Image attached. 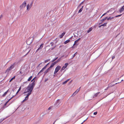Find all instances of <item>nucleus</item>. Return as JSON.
Wrapping results in <instances>:
<instances>
[{"instance_id": "f257e3e1", "label": "nucleus", "mask_w": 124, "mask_h": 124, "mask_svg": "<svg viewBox=\"0 0 124 124\" xmlns=\"http://www.w3.org/2000/svg\"><path fill=\"white\" fill-rule=\"evenodd\" d=\"M35 80L31 84H30L27 87V91L24 92L23 93L24 94L28 92L27 94L29 95L32 92L35 85Z\"/></svg>"}, {"instance_id": "f03ea898", "label": "nucleus", "mask_w": 124, "mask_h": 124, "mask_svg": "<svg viewBox=\"0 0 124 124\" xmlns=\"http://www.w3.org/2000/svg\"><path fill=\"white\" fill-rule=\"evenodd\" d=\"M15 64L16 63L15 62L11 64L10 66L8 67L5 71V73H8L9 71H11L15 67Z\"/></svg>"}, {"instance_id": "7ed1b4c3", "label": "nucleus", "mask_w": 124, "mask_h": 124, "mask_svg": "<svg viewBox=\"0 0 124 124\" xmlns=\"http://www.w3.org/2000/svg\"><path fill=\"white\" fill-rule=\"evenodd\" d=\"M60 101L59 99H58L55 103L54 104V107H58L60 106L61 105L60 103Z\"/></svg>"}, {"instance_id": "20e7f679", "label": "nucleus", "mask_w": 124, "mask_h": 124, "mask_svg": "<svg viewBox=\"0 0 124 124\" xmlns=\"http://www.w3.org/2000/svg\"><path fill=\"white\" fill-rule=\"evenodd\" d=\"M26 4V1H24L22 4L20 6V8L21 9L25 7Z\"/></svg>"}, {"instance_id": "39448f33", "label": "nucleus", "mask_w": 124, "mask_h": 124, "mask_svg": "<svg viewBox=\"0 0 124 124\" xmlns=\"http://www.w3.org/2000/svg\"><path fill=\"white\" fill-rule=\"evenodd\" d=\"M61 68V67L60 66L58 65L57 66L56 68L55 71L57 72Z\"/></svg>"}, {"instance_id": "423d86ee", "label": "nucleus", "mask_w": 124, "mask_h": 124, "mask_svg": "<svg viewBox=\"0 0 124 124\" xmlns=\"http://www.w3.org/2000/svg\"><path fill=\"white\" fill-rule=\"evenodd\" d=\"M29 95L27 94V96L25 97L24 99L22 101V102H23L27 100L28 99L29 97Z\"/></svg>"}, {"instance_id": "0eeeda50", "label": "nucleus", "mask_w": 124, "mask_h": 124, "mask_svg": "<svg viewBox=\"0 0 124 124\" xmlns=\"http://www.w3.org/2000/svg\"><path fill=\"white\" fill-rule=\"evenodd\" d=\"M124 10V5L119 10V12L121 13Z\"/></svg>"}, {"instance_id": "6e6552de", "label": "nucleus", "mask_w": 124, "mask_h": 124, "mask_svg": "<svg viewBox=\"0 0 124 124\" xmlns=\"http://www.w3.org/2000/svg\"><path fill=\"white\" fill-rule=\"evenodd\" d=\"M32 42V41H30L28 39L26 42L27 44L28 45H30Z\"/></svg>"}, {"instance_id": "1a4fd4ad", "label": "nucleus", "mask_w": 124, "mask_h": 124, "mask_svg": "<svg viewBox=\"0 0 124 124\" xmlns=\"http://www.w3.org/2000/svg\"><path fill=\"white\" fill-rule=\"evenodd\" d=\"M65 34V32H63L59 36V37L60 39H61L62 38L63 36Z\"/></svg>"}, {"instance_id": "9d476101", "label": "nucleus", "mask_w": 124, "mask_h": 124, "mask_svg": "<svg viewBox=\"0 0 124 124\" xmlns=\"http://www.w3.org/2000/svg\"><path fill=\"white\" fill-rule=\"evenodd\" d=\"M50 69L49 68H48L44 72V75H45L47 73V72L50 70Z\"/></svg>"}, {"instance_id": "9b49d317", "label": "nucleus", "mask_w": 124, "mask_h": 124, "mask_svg": "<svg viewBox=\"0 0 124 124\" xmlns=\"http://www.w3.org/2000/svg\"><path fill=\"white\" fill-rule=\"evenodd\" d=\"M81 39V38H78V39H77V40H76L74 42V45H76L77 44V43L78 42V41H79V40H80Z\"/></svg>"}, {"instance_id": "f8f14e48", "label": "nucleus", "mask_w": 124, "mask_h": 124, "mask_svg": "<svg viewBox=\"0 0 124 124\" xmlns=\"http://www.w3.org/2000/svg\"><path fill=\"white\" fill-rule=\"evenodd\" d=\"M109 10H111L110 11V12H111L110 14V15L113 14H114L115 12V11H114L113 12H113V11L114 10V9L113 8H111Z\"/></svg>"}, {"instance_id": "ddd939ff", "label": "nucleus", "mask_w": 124, "mask_h": 124, "mask_svg": "<svg viewBox=\"0 0 124 124\" xmlns=\"http://www.w3.org/2000/svg\"><path fill=\"white\" fill-rule=\"evenodd\" d=\"M9 91V89L8 90L6 91L4 93L3 95H2V96L3 97H5V96L8 93V92Z\"/></svg>"}, {"instance_id": "4468645a", "label": "nucleus", "mask_w": 124, "mask_h": 124, "mask_svg": "<svg viewBox=\"0 0 124 124\" xmlns=\"http://www.w3.org/2000/svg\"><path fill=\"white\" fill-rule=\"evenodd\" d=\"M43 45L44 44L43 43L41 44L40 45L39 47L38 48L40 50H41L43 47Z\"/></svg>"}, {"instance_id": "2eb2a0df", "label": "nucleus", "mask_w": 124, "mask_h": 124, "mask_svg": "<svg viewBox=\"0 0 124 124\" xmlns=\"http://www.w3.org/2000/svg\"><path fill=\"white\" fill-rule=\"evenodd\" d=\"M70 41V40L69 39H68L64 42V44H65L69 43Z\"/></svg>"}, {"instance_id": "dca6fc26", "label": "nucleus", "mask_w": 124, "mask_h": 124, "mask_svg": "<svg viewBox=\"0 0 124 124\" xmlns=\"http://www.w3.org/2000/svg\"><path fill=\"white\" fill-rule=\"evenodd\" d=\"M92 30V27L90 28L87 31V33H89Z\"/></svg>"}, {"instance_id": "f3484780", "label": "nucleus", "mask_w": 124, "mask_h": 124, "mask_svg": "<svg viewBox=\"0 0 124 124\" xmlns=\"http://www.w3.org/2000/svg\"><path fill=\"white\" fill-rule=\"evenodd\" d=\"M108 17L107 16L106 17H105V18H103L100 21L101 22H103V21H104L105 20H106L107 19Z\"/></svg>"}, {"instance_id": "a211bd4d", "label": "nucleus", "mask_w": 124, "mask_h": 124, "mask_svg": "<svg viewBox=\"0 0 124 124\" xmlns=\"http://www.w3.org/2000/svg\"><path fill=\"white\" fill-rule=\"evenodd\" d=\"M30 8H31L30 7V6H29V4H28L27 6V9L28 10L30 9Z\"/></svg>"}, {"instance_id": "6ab92c4d", "label": "nucleus", "mask_w": 124, "mask_h": 124, "mask_svg": "<svg viewBox=\"0 0 124 124\" xmlns=\"http://www.w3.org/2000/svg\"><path fill=\"white\" fill-rule=\"evenodd\" d=\"M55 65L54 63H52L51 65H50V67H49V68L50 69L51 68L53 67Z\"/></svg>"}, {"instance_id": "aec40b11", "label": "nucleus", "mask_w": 124, "mask_h": 124, "mask_svg": "<svg viewBox=\"0 0 124 124\" xmlns=\"http://www.w3.org/2000/svg\"><path fill=\"white\" fill-rule=\"evenodd\" d=\"M114 18V17H109L108 18H107V20L108 21L109 20H111L112 19H113Z\"/></svg>"}, {"instance_id": "412c9836", "label": "nucleus", "mask_w": 124, "mask_h": 124, "mask_svg": "<svg viewBox=\"0 0 124 124\" xmlns=\"http://www.w3.org/2000/svg\"><path fill=\"white\" fill-rule=\"evenodd\" d=\"M68 65V63H65L64 65V66H63L65 68Z\"/></svg>"}, {"instance_id": "4be33fe9", "label": "nucleus", "mask_w": 124, "mask_h": 124, "mask_svg": "<svg viewBox=\"0 0 124 124\" xmlns=\"http://www.w3.org/2000/svg\"><path fill=\"white\" fill-rule=\"evenodd\" d=\"M58 57H57L55 58H54L52 60V62H54V61H56L58 59Z\"/></svg>"}, {"instance_id": "5701e85b", "label": "nucleus", "mask_w": 124, "mask_h": 124, "mask_svg": "<svg viewBox=\"0 0 124 124\" xmlns=\"http://www.w3.org/2000/svg\"><path fill=\"white\" fill-rule=\"evenodd\" d=\"M6 118H2L0 119V123H1L3 120H4Z\"/></svg>"}, {"instance_id": "b1692460", "label": "nucleus", "mask_w": 124, "mask_h": 124, "mask_svg": "<svg viewBox=\"0 0 124 124\" xmlns=\"http://www.w3.org/2000/svg\"><path fill=\"white\" fill-rule=\"evenodd\" d=\"M32 76H30L28 79L27 80L28 81H29L31 80V79L32 78Z\"/></svg>"}, {"instance_id": "393cba45", "label": "nucleus", "mask_w": 124, "mask_h": 124, "mask_svg": "<svg viewBox=\"0 0 124 124\" xmlns=\"http://www.w3.org/2000/svg\"><path fill=\"white\" fill-rule=\"evenodd\" d=\"M107 24V23H105L104 24H101V26H106Z\"/></svg>"}, {"instance_id": "a878e982", "label": "nucleus", "mask_w": 124, "mask_h": 124, "mask_svg": "<svg viewBox=\"0 0 124 124\" xmlns=\"http://www.w3.org/2000/svg\"><path fill=\"white\" fill-rule=\"evenodd\" d=\"M100 92H98L96 93L94 95V96L95 97H97L99 94L100 93Z\"/></svg>"}, {"instance_id": "bb28decb", "label": "nucleus", "mask_w": 124, "mask_h": 124, "mask_svg": "<svg viewBox=\"0 0 124 124\" xmlns=\"http://www.w3.org/2000/svg\"><path fill=\"white\" fill-rule=\"evenodd\" d=\"M15 76H14L9 81V82H10L12 81L13 79H15Z\"/></svg>"}, {"instance_id": "cd10ccee", "label": "nucleus", "mask_w": 124, "mask_h": 124, "mask_svg": "<svg viewBox=\"0 0 124 124\" xmlns=\"http://www.w3.org/2000/svg\"><path fill=\"white\" fill-rule=\"evenodd\" d=\"M61 57H60L56 61L58 63V62H59L61 60Z\"/></svg>"}, {"instance_id": "c85d7f7f", "label": "nucleus", "mask_w": 124, "mask_h": 124, "mask_svg": "<svg viewBox=\"0 0 124 124\" xmlns=\"http://www.w3.org/2000/svg\"><path fill=\"white\" fill-rule=\"evenodd\" d=\"M65 69V68L63 66L61 69L60 71L61 72L63 70H64Z\"/></svg>"}, {"instance_id": "c756f323", "label": "nucleus", "mask_w": 124, "mask_h": 124, "mask_svg": "<svg viewBox=\"0 0 124 124\" xmlns=\"http://www.w3.org/2000/svg\"><path fill=\"white\" fill-rule=\"evenodd\" d=\"M77 52L75 53L72 56V57L71 58V59H72L75 56L76 54H77Z\"/></svg>"}, {"instance_id": "7c9ffc66", "label": "nucleus", "mask_w": 124, "mask_h": 124, "mask_svg": "<svg viewBox=\"0 0 124 124\" xmlns=\"http://www.w3.org/2000/svg\"><path fill=\"white\" fill-rule=\"evenodd\" d=\"M21 87H20L19 89H18V90L17 91L16 95L18 92H19L21 90Z\"/></svg>"}, {"instance_id": "2f4dec72", "label": "nucleus", "mask_w": 124, "mask_h": 124, "mask_svg": "<svg viewBox=\"0 0 124 124\" xmlns=\"http://www.w3.org/2000/svg\"><path fill=\"white\" fill-rule=\"evenodd\" d=\"M83 10V9L82 8H81L79 10L78 12V13H80Z\"/></svg>"}, {"instance_id": "473e14b6", "label": "nucleus", "mask_w": 124, "mask_h": 124, "mask_svg": "<svg viewBox=\"0 0 124 124\" xmlns=\"http://www.w3.org/2000/svg\"><path fill=\"white\" fill-rule=\"evenodd\" d=\"M33 3V2H32L30 4V5H29V6H30V8H31L32 6Z\"/></svg>"}, {"instance_id": "72a5a7b5", "label": "nucleus", "mask_w": 124, "mask_h": 124, "mask_svg": "<svg viewBox=\"0 0 124 124\" xmlns=\"http://www.w3.org/2000/svg\"><path fill=\"white\" fill-rule=\"evenodd\" d=\"M113 86V85L112 84H110L108 85V86L109 88Z\"/></svg>"}, {"instance_id": "f704fd0d", "label": "nucleus", "mask_w": 124, "mask_h": 124, "mask_svg": "<svg viewBox=\"0 0 124 124\" xmlns=\"http://www.w3.org/2000/svg\"><path fill=\"white\" fill-rule=\"evenodd\" d=\"M55 46H54V47H52V48H50V49H49V50H53L55 47Z\"/></svg>"}, {"instance_id": "c9c22d12", "label": "nucleus", "mask_w": 124, "mask_h": 124, "mask_svg": "<svg viewBox=\"0 0 124 124\" xmlns=\"http://www.w3.org/2000/svg\"><path fill=\"white\" fill-rule=\"evenodd\" d=\"M36 78V77H34L32 80H31V82H33L34 81V80L35 79V78Z\"/></svg>"}, {"instance_id": "e433bc0d", "label": "nucleus", "mask_w": 124, "mask_h": 124, "mask_svg": "<svg viewBox=\"0 0 124 124\" xmlns=\"http://www.w3.org/2000/svg\"><path fill=\"white\" fill-rule=\"evenodd\" d=\"M67 81L66 80L65 81H64V82H63L62 83V84L63 85H64L65 84H66V83L67 82Z\"/></svg>"}, {"instance_id": "4c0bfd02", "label": "nucleus", "mask_w": 124, "mask_h": 124, "mask_svg": "<svg viewBox=\"0 0 124 124\" xmlns=\"http://www.w3.org/2000/svg\"><path fill=\"white\" fill-rule=\"evenodd\" d=\"M80 87H79V88L78 89L76 90V92H78L80 90Z\"/></svg>"}, {"instance_id": "58836bf2", "label": "nucleus", "mask_w": 124, "mask_h": 124, "mask_svg": "<svg viewBox=\"0 0 124 124\" xmlns=\"http://www.w3.org/2000/svg\"><path fill=\"white\" fill-rule=\"evenodd\" d=\"M54 44V43L53 42H51L50 44L51 45V46H52Z\"/></svg>"}, {"instance_id": "ea45409f", "label": "nucleus", "mask_w": 124, "mask_h": 124, "mask_svg": "<svg viewBox=\"0 0 124 124\" xmlns=\"http://www.w3.org/2000/svg\"><path fill=\"white\" fill-rule=\"evenodd\" d=\"M43 70L42 69L41 70H40L39 72L38 73V75L39 73H41L43 71Z\"/></svg>"}, {"instance_id": "a19ab883", "label": "nucleus", "mask_w": 124, "mask_h": 124, "mask_svg": "<svg viewBox=\"0 0 124 124\" xmlns=\"http://www.w3.org/2000/svg\"><path fill=\"white\" fill-rule=\"evenodd\" d=\"M122 15V14H120V15H118L116 16H115V17H116L120 16H121Z\"/></svg>"}, {"instance_id": "79ce46f5", "label": "nucleus", "mask_w": 124, "mask_h": 124, "mask_svg": "<svg viewBox=\"0 0 124 124\" xmlns=\"http://www.w3.org/2000/svg\"><path fill=\"white\" fill-rule=\"evenodd\" d=\"M16 95H13V96L11 97L10 99H9V100H11L13 98V97H14Z\"/></svg>"}, {"instance_id": "37998d69", "label": "nucleus", "mask_w": 124, "mask_h": 124, "mask_svg": "<svg viewBox=\"0 0 124 124\" xmlns=\"http://www.w3.org/2000/svg\"><path fill=\"white\" fill-rule=\"evenodd\" d=\"M46 67L45 66L42 69L44 71L46 68Z\"/></svg>"}, {"instance_id": "c03bdc74", "label": "nucleus", "mask_w": 124, "mask_h": 124, "mask_svg": "<svg viewBox=\"0 0 124 124\" xmlns=\"http://www.w3.org/2000/svg\"><path fill=\"white\" fill-rule=\"evenodd\" d=\"M53 63H54V65H55L56 64V63H57V62L56 61H55Z\"/></svg>"}, {"instance_id": "a18cd8bd", "label": "nucleus", "mask_w": 124, "mask_h": 124, "mask_svg": "<svg viewBox=\"0 0 124 124\" xmlns=\"http://www.w3.org/2000/svg\"><path fill=\"white\" fill-rule=\"evenodd\" d=\"M97 113V112H94L93 113V114L94 115H96Z\"/></svg>"}, {"instance_id": "49530a36", "label": "nucleus", "mask_w": 124, "mask_h": 124, "mask_svg": "<svg viewBox=\"0 0 124 124\" xmlns=\"http://www.w3.org/2000/svg\"><path fill=\"white\" fill-rule=\"evenodd\" d=\"M31 50H30L27 53L24 55V56H26V55H27L30 52V51Z\"/></svg>"}, {"instance_id": "de8ad7c7", "label": "nucleus", "mask_w": 124, "mask_h": 124, "mask_svg": "<svg viewBox=\"0 0 124 124\" xmlns=\"http://www.w3.org/2000/svg\"><path fill=\"white\" fill-rule=\"evenodd\" d=\"M49 59H47V60H46L45 61V62L46 63L48 61H49Z\"/></svg>"}, {"instance_id": "09e8293b", "label": "nucleus", "mask_w": 124, "mask_h": 124, "mask_svg": "<svg viewBox=\"0 0 124 124\" xmlns=\"http://www.w3.org/2000/svg\"><path fill=\"white\" fill-rule=\"evenodd\" d=\"M106 14H107V13H106V12L105 13H104V14H103V15H102V16H102H104L105 15H106Z\"/></svg>"}, {"instance_id": "8fccbe9b", "label": "nucleus", "mask_w": 124, "mask_h": 124, "mask_svg": "<svg viewBox=\"0 0 124 124\" xmlns=\"http://www.w3.org/2000/svg\"><path fill=\"white\" fill-rule=\"evenodd\" d=\"M48 80V79L47 78H46L45 80V82H46Z\"/></svg>"}, {"instance_id": "3c124183", "label": "nucleus", "mask_w": 124, "mask_h": 124, "mask_svg": "<svg viewBox=\"0 0 124 124\" xmlns=\"http://www.w3.org/2000/svg\"><path fill=\"white\" fill-rule=\"evenodd\" d=\"M42 63H40V64H39L38 65V66H37V68H38L39 66Z\"/></svg>"}, {"instance_id": "603ef678", "label": "nucleus", "mask_w": 124, "mask_h": 124, "mask_svg": "<svg viewBox=\"0 0 124 124\" xmlns=\"http://www.w3.org/2000/svg\"><path fill=\"white\" fill-rule=\"evenodd\" d=\"M111 10H108V11H107V12H106V13H107H107H108L109 12H110V11H111Z\"/></svg>"}, {"instance_id": "864d4df0", "label": "nucleus", "mask_w": 124, "mask_h": 124, "mask_svg": "<svg viewBox=\"0 0 124 124\" xmlns=\"http://www.w3.org/2000/svg\"><path fill=\"white\" fill-rule=\"evenodd\" d=\"M115 58V56H113L112 57V59H114Z\"/></svg>"}, {"instance_id": "5fc2aeb1", "label": "nucleus", "mask_w": 124, "mask_h": 124, "mask_svg": "<svg viewBox=\"0 0 124 124\" xmlns=\"http://www.w3.org/2000/svg\"><path fill=\"white\" fill-rule=\"evenodd\" d=\"M40 49L38 48L36 51L35 53H36L37 52H38V51Z\"/></svg>"}, {"instance_id": "6e6d98bb", "label": "nucleus", "mask_w": 124, "mask_h": 124, "mask_svg": "<svg viewBox=\"0 0 124 124\" xmlns=\"http://www.w3.org/2000/svg\"><path fill=\"white\" fill-rule=\"evenodd\" d=\"M2 17V15H1L0 16V20L1 19V18Z\"/></svg>"}, {"instance_id": "4d7b16f0", "label": "nucleus", "mask_w": 124, "mask_h": 124, "mask_svg": "<svg viewBox=\"0 0 124 124\" xmlns=\"http://www.w3.org/2000/svg\"><path fill=\"white\" fill-rule=\"evenodd\" d=\"M10 101V100L9 99L6 102L7 104Z\"/></svg>"}, {"instance_id": "13d9d810", "label": "nucleus", "mask_w": 124, "mask_h": 124, "mask_svg": "<svg viewBox=\"0 0 124 124\" xmlns=\"http://www.w3.org/2000/svg\"><path fill=\"white\" fill-rule=\"evenodd\" d=\"M49 63H47L45 66L46 67L49 64Z\"/></svg>"}, {"instance_id": "bf43d9fd", "label": "nucleus", "mask_w": 124, "mask_h": 124, "mask_svg": "<svg viewBox=\"0 0 124 124\" xmlns=\"http://www.w3.org/2000/svg\"><path fill=\"white\" fill-rule=\"evenodd\" d=\"M109 87L108 86V87H107V88L106 89H105V90H107L108 89Z\"/></svg>"}, {"instance_id": "052dcab7", "label": "nucleus", "mask_w": 124, "mask_h": 124, "mask_svg": "<svg viewBox=\"0 0 124 124\" xmlns=\"http://www.w3.org/2000/svg\"><path fill=\"white\" fill-rule=\"evenodd\" d=\"M57 73V72H56V71H54V74H56V73Z\"/></svg>"}, {"instance_id": "680f3d73", "label": "nucleus", "mask_w": 124, "mask_h": 124, "mask_svg": "<svg viewBox=\"0 0 124 124\" xmlns=\"http://www.w3.org/2000/svg\"><path fill=\"white\" fill-rule=\"evenodd\" d=\"M74 45L73 44V46L71 47V48H74Z\"/></svg>"}, {"instance_id": "e2e57ef3", "label": "nucleus", "mask_w": 124, "mask_h": 124, "mask_svg": "<svg viewBox=\"0 0 124 124\" xmlns=\"http://www.w3.org/2000/svg\"><path fill=\"white\" fill-rule=\"evenodd\" d=\"M3 110V109L2 108H1V109H0V113Z\"/></svg>"}, {"instance_id": "0e129e2a", "label": "nucleus", "mask_w": 124, "mask_h": 124, "mask_svg": "<svg viewBox=\"0 0 124 124\" xmlns=\"http://www.w3.org/2000/svg\"><path fill=\"white\" fill-rule=\"evenodd\" d=\"M6 106H4V105H3V107L2 108L3 109V108H5V107H6Z\"/></svg>"}, {"instance_id": "69168bd1", "label": "nucleus", "mask_w": 124, "mask_h": 124, "mask_svg": "<svg viewBox=\"0 0 124 124\" xmlns=\"http://www.w3.org/2000/svg\"><path fill=\"white\" fill-rule=\"evenodd\" d=\"M51 108V107H49L48 108V110H50V109Z\"/></svg>"}, {"instance_id": "338daca9", "label": "nucleus", "mask_w": 124, "mask_h": 124, "mask_svg": "<svg viewBox=\"0 0 124 124\" xmlns=\"http://www.w3.org/2000/svg\"><path fill=\"white\" fill-rule=\"evenodd\" d=\"M70 78H69V79H67V80H66L67 81V82H68V81H69L70 80Z\"/></svg>"}, {"instance_id": "774afa93", "label": "nucleus", "mask_w": 124, "mask_h": 124, "mask_svg": "<svg viewBox=\"0 0 124 124\" xmlns=\"http://www.w3.org/2000/svg\"><path fill=\"white\" fill-rule=\"evenodd\" d=\"M86 119V120H84V121H83V122L82 123H81V124H83V123H84V122L86 120V119Z\"/></svg>"}]
</instances>
